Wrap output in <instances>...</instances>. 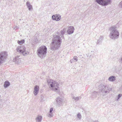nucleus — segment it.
Listing matches in <instances>:
<instances>
[{"instance_id":"a878e982","label":"nucleus","mask_w":122,"mask_h":122,"mask_svg":"<svg viewBox=\"0 0 122 122\" xmlns=\"http://www.w3.org/2000/svg\"><path fill=\"white\" fill-rule=\"evenodd\" d=\"M55 15H53L52 16V18L53 20H56V18Z\"/></svg>"},{"instance_id":"6e6552de","label":"nucleus","mask_w":122,"mask_h":122,"mask_svg":"<svg viewBox=\"0 0 122 122\" xmlns=\"http://www.w3.org/2000/svg\"><path fill=\"white\" fill-rule=\"evenodd\" d=\"M7 56V53L5 52H2L0 53V64L4 62Z\"/></svg>"},{"instance_id":"4468645a","label":"nucleus","mask_w":122,"mask_h":122,"mask_svg":"<svg viewBox=\"0 0 122 122\" xmlns=\"http://www.w3.org/2000/svg\"><path fill=\"white\" fill-rule=\"evenodd\" d=\"M103 39V36H98L97 38V44H99L101 43Z\"/></svg>"},{"instance_id":"2eb2a0df","label":"nucleus","mask_w":122,"mask_h":122,"mask_svg":"<svg viewBox=\"0 0 122 122\" xmlns=\"http://www.w3.org/2000/svg\"><path fill=\"white\" fill-rule=\"evenodd\" d=\"M26 5L29 10H32L33 9L32 5L30 4L29 1L27 2Z\"/></svg>"},{"instance_id":"ddd939ff","label":"nucleus","mask_w":122,"mask_h":122,"mask_svg":"<svg viewBox=\"0 0 122 122\" xmlns=\"http://www.w3.org/2000/svg\"><path fill=\"white\" fill-rule=\"evenodd\" d=\"M66 31V29H63V30H62L59 33V32H57V34L60 36H61V38H64L63 35L65 34Z\"/></svg>"},{"instance_id":"4be33fe9","label":"nucleus","mask_w":122,"mask_h":122,"mask_svg":"<svg viewBox=\"0 0 122 122\" xmlns=\"http://www.w3.org/2000/svg\"><path fill=\"white\" fill-rule=\"evenodd\" d=\"M18 43L20 44H21L25 42V41L24 40H23L21 41H18Z\"/></svg>"},{"instance_id":"f8f14e48","label":"nucleus","mask_w":122,"mask_h":122,"mask_svg":"<svg viewBox=\"0 0 122 122\" xmlns=\"http://www.w3.org/2000/svg\"><path fill=\"white\" fill-rule=\"evenodd\" d=\"M19 56H17L13 59V61L14 62L18 64H19L21 62L20 59L19 58Z\"/></svg>"},{"instance_id":"a211bd4d","label":"nucleus","mask_w":122,"mask_h":122,"mask_svg":"<svg viewBox=\"0 0 122 122\" xmlns=\"http://www.w3.org/2000/svg\"><path fill=\"white\" fill-rule=\"evenodd\" d=\"M10 85V82L8 81H6L5 82L4 85V87L5 88H6L9 86Z\"/></svg>"},{"instance_id":"c756f323","label":"nucleus","mask_w":122,"mask_h":122,"mask_svg":"<svg viewBox=\"0 0 122 122\" xmlns=\"http://www.w3.org/2000/svg\"><path fill=\"white\" fill-rule=\"evenodd\" d=\"M19 28V27L18 26H16L15 27H14V29L16 30V29H18Z\"/></svg>"},{"instance_id":"f257e3e1","label":"nucleus","mask_w":122,"mask_h":122,"mask_svg":"<svg viewBox=\"0 0 122 122\" xmlns=\"http://www.w3.org/2000/svg\"><path fill=\"white\" fill-rule=\"evenodd\" d=\"M61 42V39L59 36H54L52 41L51 44V49L53 50L58 49L60 47Z\"/></svg>"},{"instance_id":"f3484780","label":"nucleus","mask_w":122,"mask_h":122,"mask_svg":"<svg viewBox=\"0 0 122 122\" xmlns=\"http://www.w3.org/2000/svg\"><path fill=\"white\" fill-rule=\"evenodd\" d=\"M108 80L109 81L113 82L116 80V77L114 76H111L109 77Z\"/></svg>"},{"instance_id":"b1692460","label":"nucleus","mask_w":122,"mask_h":122,"mask_svg":"<svg viewBox=\"0 0 122 122\" xmlns=\"http://www.w3.org/2000/svg\"><path fill=\"white\" fill-rule=\"evenodd\" d=\"M53 116V114L52 112L50 113H49L48 115V117H51Z\"/></svg>"},{"instance_id":"dca6fc26","label":"nucleus","mask_w":122,"mask_h":122,"mask_svg":"<svg viewBox=\"0 0 122 122\" xmlns=\"http://www.w3.org/2000/svg\"><path fill=\"white\" fill-rule=\"evenodd\" d=\"M42 119V117L41 116L38 115L36 118V122H41Z\"/></svg>"},{"instance_id":"20e7f679","label":"nucleus","mask_w":122,"mask_h":122,"mask_svg":"<svg viewBox=\"0 0 122 122\" xmlns=\"http://www.w3.org/2000/svg\"><path fill=\"white\" fill-rule=\"evenodd\" d=\"M98 87L99 91L104 95L108 94L111 90V89L107 85L101 84L99 85Z\"/></svg>"},{"instance_id":"5701e85b","label":"nucleus","mask_w":122,"mask_h":122,"mask_svg":"<svg viewBox=\"0 0 122 122\" xmlns=\"http://www.w3.org/2000/svg\"><path fill=\"white\" fill-rule=\"evenodd\" d=\"M122 96V94H119L117 96V101H118L120 99V97Z\"/></svg>"},{"instance_id":"423d86ee","label":"nucleus","mask_w":122,"mask_h":122,"mask_svg":"<svg viewBox=\"0 0 122 122\" xmlns=\"http://www.w3.org/2000/svg\"><path fill=\"white\" fill-rule=\"evenodd\" d=\"M16 50L18 52L22 54L24 56H26L29 54L28 51H26L25 48L23 46H20L17 47Z\"/></svg>"},{"instance_id":"39448f33","label":"nucleus","mask_w":122,"mask_h":122,"mask_svg":"<svg viewBox=\"0 0 122 122\" xmlns=\"http://www.w3.org/2000/svg\"><path fill=\"white\" fill-rule=\"evenodd\" d=\"M47 48L46 46H42L39 47L37 50V55L40 57L44 56L47 53Z\"/></svg>"},{"instance_id":"72a5a7b5","label":"nucleus","mask_w":122,"mask_h":122,"mask_svg":"<svg viewBox=\"0 0 122 122\" xmlns=\"http://www.w3.org/2000/svg\"><path fill=\"white\" fill-rule=\"evenodd\" d=\"M97 92H94V93H97Z\"/></svg>"},{"instance_id":"7c9ffc66","label":"nucleus","mask_w":122,"mask_h":122,"mask_svg":"<svg viewBox=\"0 0 122 122\" xmlns=\"http://www.w3.org/2000/svg\"><path fill=\"white\" fill-rule=\"evenodd\" d=\"M119 61L121 63H122V57L121 58V59H120Z\"/></svg>"},{"instance_id":"9d476101","label":"nucleus","mask_w":122,"mask_h":122,"mask_svg":"<svg viewBox=\"0 0 122 122\" xmlns=\"http://www.w3.org/2000/svg\"><path fill=\"white\" fill-rule=\"evenodd\" d=\"M74 28L72 26H69L68 29L67 31V33L69 35L72 34L74 32Z\"/></svg>"},{"instance_id":"6ab92c4d","label":"nucleus","mask_w":122,"mask_h":122,"mask_svg":"<svg viewBox=\"0 0 122 122\" xmlns=\"http://www.w3.org/2000/svg\"><path fill=\"white\" fill-rule=\"evenodd\" d=\"M81 97H73L72 99L76 101H78L79 99H81Z\"/></svg>"},{"instance_id":"f03ea898","label":"nucleus","mask_w":122,"mask_h":122,"mask_svg":"<svg viewBox=\"0 0 122 122\" xmlns=\"http://www.w3.org/2000/svg\"><path fill=\"white\" fill-rule=\"evenodd\" d=\"M109 30L110 33L109 37L111 39L114 40L119 38V33L117 29L116 26H112L110 28Z\"/></svg>"},{"instance_id":"1a4fd4ad","label":"nucleus","mask_w":122,"mask_h":122,"mask_svg":"<svg viewBox=\"0 0 122 122\" xmlns=\"http://www.w3.org/2000/svg\"><path fill=\"white\" fill-rule=\"evenodd\" d=\"M57 105L58 107H60L64 104V101L62 98H61L60 97H58L56 99Z\"/></svg>"},{"instance_id":"473e14b6","label":"nucleus","mask_w":122,"mask_h":122,"mask_svg":"<svg viewBox=\"0 0 122 122\" xmlns=\"http://www.w3.org/2000/svg\"><path fill=\"white\" fill-rule=\"evenodd\" d=\"M121 37L122 38V32H121Z\"/></svg>"},{"instance_id":"7ed1b4c3","label":"nucleus","mask_w":122,"mask_h":122,"mask_svg":"<svg viewBox=\"0 0 122 122\" xmlns=\"http://www.w3.org/2000/svg\"><path fill=\"white\" fill-rule=\"evenodd\" d=\"M48 83V85L49 88L53 91L57 92V90L59 87V84L56 81H54L52 80L48 79L47 80Z\"/></svg>"},{"instance_id":"aec40b11","label":"nucleus","mask_w":122,"mask_h":122,"mask_svg":"<svg viewBox=\"0 0 122 122\" xmlns=\"http://www.w3.org/2000/svg\"><path fill=\"white\" fill-rule=\"evenodd\" d=\"M77 118L79 120H80L82 117L81 115V114L79 113L77 115Z\"/></svg>"},{"instance_id":"cd10ccee","label":"nucleus","mask_w":122,"mask_h":122,"mask_svg":"<svg viewBox=\"0 0 122 122\" xmlns=\"http://www.w3.org/2000/svg\"><path fill=\"white\" fill-rule=\"evenodd\" d=\"M70 61L71 63H73L74 62H75V60L73 58L71 59Z\"/></svg>"},{"instance_id":"412c9836","label":"nucleus","mask_w":122,"mask_h":122,"mask_svg":"<svg viewBox=\"0 0 122 122\" xmlns=\"http://www.w3.org/2000/svg\"><path fill=\"white\" fill-rule=\"evenodd\" d=\"M57 18L56 19V21H58L60 20L61 18V16L59 14H57Z\"/></svg>"},{"instance_id":"393cba45","label":"nucleus","mask_w":122,"mask_h":122,"mask_svg":"<svg viewBox=\"0 0 122 122\" xmlns=\"http://www.w3.org/2000/svg\"><path fill=\"white\" fill-rule=\"evenodd\" d=\"M118 5L119 8H122V1L119 3Z\"/></svg>"},{"instance_id":"c85d7f7f","label":"nucleus","mask_w":122,"mask_h":122,"mask_svg":"<svg viewBox=\"0 0 122 122\" xmlns=\"http://www.w3.org/2000/svg\"><path fill=\"white\" fill-rule=\"evenodd\" d=\"M53 108L52 107H51V108L50 110V112H50V113L52 112L53 111Z\"/></svg>"},{"instance_id":"bb28decb","label":"nucleus","mask_w":122,"mask_h":122,"mask_svg":"<svg viewBox=\"0 0 122 122\" xmlns=\"http://www.w3.org/2000/svg\"><path fill=\"white\" fill-rule=\"evenodd\" d=\"M73 59H74L75 62H77L78 61L77 58L76 56H74L73 57Z\"/></svg>"},{"instance_id":"2f4dec72","label":"nucleus","mask_w":122,"mask_h":122,"mask_svg":"<svg viewBox=\"0 0 122 122\" xmlns=\"http://www.w3.org/2000/svg\"><path fill=\"white\" fill-rule=\"evenodd\" d=\"M55 16L56 17V19H57V14L55 15Z\"/></svg>"},{"instance_id":"0eeeda50","label":"nucleus","mask_w":122,"mask_h":122,"mask_svg":"<svg viewBox=\"0 0 122 122\" xmlns=\"http://www.w3.org/2000/svg\"><path fill=\"white\" fill-rule=\"evenodd\" d=\"M98 4L102 6L107 5L111 4V0H95Z\"/></svg>"},{"instance_id":"9b49d317","label":"nucleus","mask_w":122,"mask_h":122,"mask_svg":"<svg viewBox=\"0 0 122 122\" xmlns=\"http://www.w3.org/2000/svg\"><path fill=\"white\" fill-rule=\"evenodd\" d=\"M39 90V87L37 85L35 86L34 88L33 93L35 96L36 95L38 94Z\"/></svg>"}]
</instances>
